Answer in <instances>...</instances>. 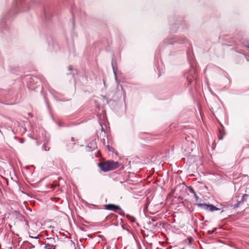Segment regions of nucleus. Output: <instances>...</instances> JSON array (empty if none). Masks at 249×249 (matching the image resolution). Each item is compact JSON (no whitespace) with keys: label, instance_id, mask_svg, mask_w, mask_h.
I'll use <instances>...</instances> for the list:
<instances>
[{"label":"nucleus","instance_id":"1","mask_svg":"<svg viewBox=\"0 0 249 249\" xmlns=\"http://www.w3.org/2000/svg\"><path fill=\"white\" fill-rule=\"evenodd\" d=\"M196 205L204 210L209 212H213L214 211L219 210V208H217L215 206L211 204H206L205 203H198Z\"/></svg>","mask_w":249,"mask_h":249},{"label":"nucleus","instance_id":"2","mask_svg":"<svg viewBox=\"0 0 249 249\" xmlns=\"http://www.w3.org/2000/svg\"><path fill=\"white\" fill-rule=\"evenodd\" d=\"M55 241L53 238H47L45 243V248L46 249H54Z\"/></svg>","mask_w":249,"mask_h":249},{"label":"nucleus","instance_id":"3","mask_svg":"<svg viewBox=\"0 0 249 249\" xmlns=\"http://www.w3.org/2000/svg\"><path fill=\"white\" fill-rule=\"evenodd\" d=\"M16 4L18 8L20 10L24 11L29 9L28 3H26L24 0H18Z\"/></svg>","mask_w":249,"mask_h":249},{"label":"nucleus","instance_id":"4","mask_svg":"<svg viewBox=\"0 0 249 249\" xmlns=\"http://www.w3.org/2000/svg\"><path fill=\"white\" fill-rule=\"evenodd\" d=\"M106 210L112 211L115 212H117L119 210H121V207L119 205H116L113 204H108L104 206Z\"/></svg>","mask_w":249,"mask_h":249},{"label":"nucleus","instance_id":"5","mask_svg":"<svg viewBox=\"0 0 249 249\" xmlns=\"http://www.w3.org/2000/svg\"><path fill=\"white\" fill-rule=\"evenodd\" d=\"M98 166L100 168L101 170L104 172H107L109 171V164L107 161L105 162H100L98 163Z\"/></svg>","mask_w":249,"mask_h":249},{"label":"nucleus","instance_id":"6","mask_svg":"<svg viewBox=\"0 0 249 249\" xmlns=\"http://www.w3.org/2000/svg\"><path fill=\"white\" fill-rule=\"evenodd\" d=\"M107 161L109 164V171L115 169L119 166V163L117 161L113 160H108Z\"/></svg>","mask_w":249,"mask_h":249},{"label":"nucleus","instance_id":"7","mask_svg":"<svg viewBox=\"0 0 249 249\" xmlns=\"http://www.w3.org/2000/svg\"><path fill=\"white\" fill-rule=\"evenodd\" d=\"M185 38H181L177 40H174L173 41H169L168 39H166L164 41V43L167 44H174V43L176 42H178V43L181 44L185 42V41L186 40Z\"/></svg>","mask_w":249,"mask_h":249},{"label":"nucleus","instance_id":"8","mask_svg":"<svg viewBox=\"0 0 249 249\" xmlns=\"http://www.w3.org/2000/svg\"><path fill=\"white\" fill-rule=\"evenodd\" d=\"M8 28L6 23H5V19H2L0 21V31L3 32L4 30H7Z\"/></svg>","mask_w":249,"mask_h":249},{"label":"nucleus","instance_id":"9","mask_svg":"<svg viewBox=\"0 0 249 249\" xmlns=\"http://www.w3.org/2000/svg\"><path fill=\"white\" fill-rule=\"evenodd\" d=\"M38 79L37 78V77L35 76H32L30 77L29 79V83L31 84V89H35V87L32 85V83L36 82V83H38Z\"/></svg>","mask_w":249,"mask_h":249},{"label":"nucleus","instance_id":"10","mask_svg":"<svg viewBox=\"0 0 249 249\" xmlns=\"http://www.w3.org/2000/svg\"><path fill=\"white\" fill-rule=\"evenodd\" d=\"M242 204H243V203H241V201L239 199V196H237V202L235 204L232 205L231 207L233 208V209H235L239 207Z\"/></svg>","mask_w":249,"mask_h":249},{"label":"nucleus","instance_id":"11","mask_svg":"<svg viewBox=\"0 0 249 249\" xmlns=\"http://www.w3.org/2000/svg\"><path fill=\"white\" fill-rule=\"evenodd\" d=\"M249 197V195L247 194L243 195L241 198L239 197V199L241 201V203L243 204L247 201Z\"/></svg>","mask_w":249,"mask_h":249},{"label":"nucleus","instance_id":"12","mask_svg":"<svg viewBox=\"0 0 249 249\" xmlns=\"http://www.w3.org/2000/svg\"><path fill=\"white\" fill-rule=\"evenodd\" d=\"M100 125H101V133L100 134V137L101 136H103V137H105V135H106V132H105V131L104 130V128L103 126V125L100 123Z\"/></svg>","mask_w":249,"mask_h":249},{"label":"nucleus","instance_id":"13","mask_svg":"<svg viewBox=\"0 0 249 249\" xmlns=\"http://www.w3.org/2000/svg\"><path fill=\"white\" fill-rule=\"evenodd\" d=\"M26 132V129L24 126L22 125L21 127H19V132L21 134H24Z\"/></svg>","mask_w":249,"mask_h":249},{"label":"nucleus","instance_id":"14","mask_svg":"<svg viewBox=\"0 0 249 249\" xmlns=\"http://www.w3.org/2000/svg\"><path fill=\"white\" fill-rule=\"evenodd\" d=\"M187 85L188 86L190 85L193 82V79L192 77H190L189 75L187 76Z\"/></svg>","mask_w":249,"mask_h":249},{"label":"nucleus","instance_id":"15","mask_svg":"<svg viewBox=\"0 0 249 249\" xmlns=\"http://www.w3.org/2000/svg\"><path fill=\"white\" fill-rule=\"evenodd\" d=\"M126 217L130 220L131 222H134L135 221V218L133 216H131L129 214H127Z\"/></svg>","mask_w":249,"mask_h":249},{"label":"nucleus","instance_id":"16","mask_svg":"<svg viewBox=\"0 0 249 249\" xmlns=\"http://www.w3.org/2000/svg\"><path fill=\"white\" fill-rule=\"evenodd\" d=\"M243 45L245 47L249 49V41L248 40L244 41L243 42Z\"/></svg>","mask_w":249,"mask_h":249},{"label":"nucleus","instance_id":"17","mask_svg":"<svg viewBox=\"0 0 249 249\" xmlns=\"http://www.w3.org/2000/svg\"><path fill=\"white\" fill-rule=\"evenodd\" d=\"M188 190H189V191L191 193H192L193 194H195L196 193L195 192L194 189L192 187H189L188 188Z\"/></svg>","mask_w":249,"mask_h":249},{"label":"nucleus","instance_id":"18","mask_svg":"<svg viewBox=\"0 0 249 249\" xmlns=\"http://www.w3.org/2000/svg\"><path fill=\"white\" fill-rule=\"evenodd\" d=\"M112 68H113V72H114V74L115 75V79H116V80H117L116 71L115 70V68H114L113 64H112Z\"/></svg>","mask_w":249,"mask_h":249},{"label":"nucleus","instance_id":"19","mask_svg":"<svg viewBox=\"0 0 249 249\" xmlns=\"http://www.w3.org/2000/svg\"><path fill=\"white\" fill-rule=\"evenodd\" d=\"M42 150H43L44 151H48L49 150V149H50L49 148H47V147L45 145H43L42 146Z\"/></svg>","mask_w":249,"mask_h":249},{"label":"nucleus","instance_id":"20","mask_svg":"<svg viewBox=\"0 0 249 249\" xmlns=\"http://www.w3.org/2000/svg\"><path fill=\"white\" fill-rule=\"evenodd\" d=\"M101 137H102V136H101V137H100V136H99V138H100V139H101V141L104 144H105V138H104L105 137H103V138H101Z\"/></svg>","mask_w":249,"mask_h":249},{"label":"nucleus","instance_id":"21","mask_svg":"<svg viewBox=\"0 0 249 249\" xmlns=\"http://www.w3.org/2000/svg\"><path fill=\"white\" fill-rule=\"evenodd\" d=\"M194 195V196L195 197V199H196V201H198V199H199V197L198 196H197L196 194V193Z\"/></svg>","mask_w":249,"mask_h":249},{"label":"nucleus","instance_id":"22","mask_svg":"<svg viewBox=\"0 0 249 249\" xmlns=\"http://www.w3.org/2000/svg\"><path fill=\"white\" fill-rule=\"evenodd\" d=\"M119 214L121 215L124 216V211L121 210V212L119 213Z\"/></svg>","mask_w":249,"mask_h":249},{"label":"nucleus","instance_id":"23","mask_svg":"<svg viewBox=\"0 0 249 249\" xmlns=\"http://www.w3.org/2000/svg\"><path fill=\"white\" fill-rule=\"evenodd\" d=\"M214 231V230H213V231H208V234H212Z\"/></svg>","mask_w":249,"mask_h":249},{"label":"nucleus","instance_id":"24","mask_svg":"<svg viewBox=\"0 0 249 249\" xmlns=\"http://www.w3.org/2000/svg\"><path fill=\"white\" fill-rule=\"evenodd\" d=\"M68 69L69 71H71L72 70V67L71 66H70L68 67Z\"/></svg>","mask_w":249,"mask_h":249},{"label":"nucleus","instance_id":"25","mask_svg":"<svg viewBox=\"0 0 249 249\" xmlns=\"http://www.w3.org/2000/svg\"><path fill=\"white\" fill-rule=\"evenodd\" d=\"M190 139V137L189 136H187V137H185V140L187 141H189V139Z\"/></svg>","mask_w":249,"mask_h":249},{"label":"nucleus","instance_id":"26","mask_svg":"<svg viewBox=\"0 0 249 249\" xmlns=\"http://www.w3.org/2000/svg\"><path fill=\"white\" fill-rule=\"evenodd\" d=\"M108 150L110 151H112V150H113V149L112 148H110L108 145Z\"/></svg>","mask_w":249,"mask_h":249},{"label":"nucleus","instance_id":"27","mask_svg":"<svg viewBox=\"0 0 249 249\" xmlns=\"http://www.w3.org/2000/svg\"><path fill=\"white\" fill-rule=\"evenodd\" d=\"M222 139H223L222 136H221V137L219 136V140H222Z\"/></svg>","mask_w":249,"mask_h":249},{"label":"nucleus","instance_id":"28","mask_svg":"<svg viewBox=\"0 0 249 249\" xmlns=\"http://www.w3.org/2000/svg\"><path fill=\"white\" fill-rule=\"evenodd\" d=\"M193 72L195 74L196 73V70H193Z\"/></svg>","mask_w":249,"mask_h":249},{"label":"nucleus","instance_id":"29","mask_svg":"<svg viewBox=\"0 0 249 249\" xmlns=\"http://www.w3.org/2000/svg\"><path fill=\"white\" fill-rule=\"evenodd\" d=\"M58 125H59V127H61L62 126V125H61V124L60 123L58 124Z\"/></svg>","mask_w":249,"mask_h":249},{"label":"nucleus","instance_id":"30","mask_svg":"<svg viewBox=\"0 0 249 249\" xmlns=\"http://www.w3.org/2000/svg\"><path fill=\"white\" fill-rule=\"evenodd\" d=\"M192 78H193V79H195V76H192Z\"/></svg>","mask_w":249,"mask_h":249},{"label":"nucleus","instance_id":"31","mask_svg":"<svg viewBox=\"0 0 249 249\" xmlns=\"http://www.w3.org/2000/svg\"><path fill=\"white\" fill-rule=\"evenodd\" d=\"M0 133H1V130H0Z\"/></svg>","mask_w":249,"mask_h":249}]
</instances>
